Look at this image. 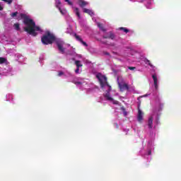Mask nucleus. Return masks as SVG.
<instances>
[{"mask_svg": "<svg viewBox=\"0 0 181 181\" xmlns=\"http://www.w3.org/2000/svg\"><path fill=\"white\" fill-rule=\"evenodd\" d=\"M20 16L21 19H23V23L26 27L24 28L25 32H27L28 35L31 36H37V32H40V27L36 25V23L33 21L25 13H21Z\"/></svg>", "mask_w": 181, "mask_h": 181, "instance_id": "f257e3e1", "label": "nucleus"}, {"mask_svg": "<svg viewBox=\"0 0 181 181\" xmlns=\"http://www.w3.org/2000/svg\"><path fill=\"white\" fill-rule=\"evenodd\" d=\"M56 41V37L50 31H47L41 38V42L43 45H52Z\"/></svg>", "mask_w": 181, "mask_h": 181, "instance_id": "f03ea898", "label": "nucleus"}, {"mask_svg": "<svg viewBox=\"0 0 181 181\" xmlns=\"http://www.w3.org/2000/svg\"><path fill=\"white\" fill-rule=\"evenodd\" d=\"M96 78H98L100 84L101 88H104V87L107 86V87H109V91H111V86H110V84L107 81V76H103V74H101V73H98L96 75Z\"/></svg>", "mask_w": 181, "mask_h": 181, "instance_id": "7ed1b4c3", "label": "nucleus"}, {"mask_svg": "<svg viewBox=\"0 0 181 181\" xmlns=\"http://www.w3.org/2000/svg\"><path fill=\"white\" fill-rule=\"evenodd\" d=\"M56 43L60 53H62V54H64V52L66 50L64 47H63V46H64V42L63 40H61V41H57Z\"/></svg>", "mask_w": 181, "mask_h": 181, "instance_id": "20e7f679", "label": "nucleus"}, {"mask_svg": "<svg viewBox=\"0 0 181 181\" xmlns=\"http://www.w3.org/2000/svg\"><path fill=\"white\" fill-rule=\"evenodd\" d=\"M75 37H76V40L81 42L83 45V46H85V47H87L88 46L87 42H84L81 36L77 35V34H75Z\"/></svg>", "mask_w": 181, "mask_h": 181, "instance_id": "39448f33", "label": "nucleus"}, {"mask_svg": "<svg viewBox=\"0 0 181 181\" xmlns=\"http://www.w3.org/2000/svg\"><path fill=\"white\" fill-rule=\"evenodd\" d=\"M119 87L120 89V91H125V90H129V86H128V84L124 83V84H119Z\"/></svg>", "mask_w": 181, "mask_h": 181, "instance_id": "423d86ee", "label": "nucleus"}, {"mask_svg": "<svg viewBox=\"0 0 181 181\" xmlns=\"http://www.w3.org/2000/svg\"><path fill=\"white\" fill-rule=\"evenodd\" d=\"M153 125V116H150L148 121V127L149 129H152Z\"/></svg>", "mask_w": 181, "mask_h": 181, "instance_id": "0eeeda50", "label": "nucleus"}, {"mask_svg": "<svg viewBox=\"0 0 181 181\" xmlns=\"http://www.w3.org/2000/svg\"><path fill=\"white\" fill-rule=\"evenodd\" d=\"M144 113H142V111L139 110V111H138V116H137V119L139 122H142L144 117H143Z\"/></svg>", "mask_w": 181, "mask_h": 181, "instance_id": "6e6552de", "label": "nucleus"}, {"mask_svg": "<svg viewBox=\"0 0 181 181\" xmlns=\"http://www.w3.org/2000/svg\"><path fill=\"white\" fill-rule=\"evenodd\" d=\"M78 4L81 8H84L85 6H87V5H88V2L84 0H79L78 1Z\"/></svg>", "mask_w": 181, "mask_h": 181, "instance_id": "1a4fd4ad", "label": "nucleus"}, {"mask_svg": "<svg viewBox=\"0 0 181 181\" xmlns=\"http://www.w3.org/2000/svg\"><path fill=\"white\" fill-rule=\"evenodd\" d=\"M152 78L154 81V87L156 90H158V76H156L155 74L152 75Z\"/></svg>", "mask_w": 181, "mask_h": 181, "instance_id": "9d476101", "label": "nucleus"}, {"mask_svg": "<svg viewBox=\"0 0 181 181\" xmlns=\"http://www.w3.org/2000/svg\"><path fill=\"white\" fill-rule=\"evenodd\" d=\"M83 12L84 13H88V15H90V16L94 15V12L88 8H83Z\"/></svg>", "mask_w": 181, "mask_h": 181, "instance_id": "9b49d317", "label": "nucleus"}, {"mask_svg": "<svg viewBox=\"0 0 181 181\" xmlns=\"http://www.w3.org/2000/svg\"><path fill=\"white\" fill-rule=\"evenodd\" d=\"M74 12L76 16H78V19H81V16L80 15V11L78 10V8L76 7L74 8Z\"/></svg>", "mask_w": 181, "mask_h": 181, "instance_id": "f8f14e48", "label": "nucleus"}, {"mask_svg": "<svg viewBox=\"0 0 181 181\" xmlns=\"http://www.w3.org/2000/svg\"><path fill=\"white\" fill-rule=\"evenodd\" d=\"M98 27L99 29H100V30H102L103 32H107V30L105 29L104 25H103V23H98Z\"/></svg>", "mask_w": 181, "mask_h": 181, "instance_id": "ddd939ff", "label": "nucleus"}, {"mask_svg": "<svg viewBox=\"0 0 181 181\" xmlns=\"http://www.w3.org/2000/svg\"><path fill=\"white\" fill-rule=\"evenodd\" d=\"M75 64L77 68L80 69V67H83V64H81V61L80 60H76L75 61Z\"/></svg>", "mask_w": 181, "mask_h": 181, "instance_id": "4468645a", "label": "nucleus"}, {"mask_svg": "<svg viewBox=\"0 0 181 181\" xmlns=\"http://www.w3.org/2000/svg\"><path fill=\"white\" fill-rule=\"evenodd\" d=\"M105 98H106L108 101H114V99L110 96V93H107L104 95Z\"/></svg>", "mask_w": 181, "mask_h": 181, "instance_id": "2eb2a0df", "label": "nucleus"}, {"mask_svg": "<svg viewBox=\"0 0 181 181\" xmlns=\"http://www.w3.org/2000/svg\"><path fill=\"white\" fill-rule=\"evenodd\" d=\"M6 62H8L6 58L0 57V64H4V63H6Z\"/></svg>", "mask_w": 181, "mask_h": 181, "instance_id": "dca6fc26", "label": "nucleus"}, {"mask_svg": "<svg viewBox=\"0 0 181 181\" xmlns=\"http://www.w3.org/2000/svg\"><path fill=\"white\" fill-rule=\"evenodd\" d=\"M119 30H123L124 33H128V32H129V30H128V28L124 27L119 28Z\"/></svg>", "mask_w": 181, "mask_h": 181, "instance_id": "f3484780", "label": "nucleus"}, {"mask_svg": "<svg viewBox=\"0 0 181 181\" xmlns=\"http://www.w3.org/2000/svg\"><path fill=\"white\" fill-rule=\"evenodd\" d=\"M14 28L16 30H21V27H20V25L19 23H15L14 24Z\"/></svg>", "mask_w": 181, "mask_h": 181, "instance_id": "a211bd4d", "label": "nucleus"}, {"mask_svg": "<svg viewBox=\"0 0 181 181\" xmlns=\"http://www.w3.org/2000/svg\"><path fill=\"white\" fill-rule=\"evenodd\" d=\"M108 39H111L112 40H114L115 39V35L112 33H110V36Z\"/></svg>", "mask_w": 181, "mask_h": 181, "instance_id": "6ab92c4d", "label": "nucleus"}, {"mask_svg": "<svg viewBox=\"0 0 181 181\" xmlns=\"http://www.w3.org/2000/svg\"><path fill=\"white\" fill-rule=\"evenodd\" d=\"M145 63L146 64H148V66H150V67H153V65H152V64L151 63V61H149L148 59H146Z\"/></svg>", "mask_w": 181, "mask_h": 181, "instance_id": "aec40b11", "label": "nucleus"}, {"mask_svg": "<svg viewBox=\"0 0 181 181\" xmlns=\"http://www.w3.org/2000/svg\"><path fill=\"white\" fill-rule=\"evenodd\" d=\"M62 4V2L60 0H56V6L57 8H60V5Z\"/></svg>", "mask_w": 181, "mask_h": 181, "instance_id": "412c9836", "label": "nucleus"}, {"mask_svg": "<svg viewBox=\"0 0 181 181\" xmlns=\"http://www.w3.org/2000/svg\"><path fill=\"white\" fill-rule=\"evenodd\" d=\"M11 18H15V16H18V11H16L14 13H12L11 14Z\"/></svg>", "mask_w": 181, "mask_h": 181, "instance_id": "4be33fe9", "label": "nucleus"}, {"mask_svg": "<svg viewBox=\"0 0 181 181\" xmlns=\"http://www.w3.org/2000/svg\"><path fill=\"white\" fill-rule=\"evenodd\" d=\"M4 2H6V4H8V5H11L12 4V0H1Z\"/></svg>", "mask_w": 181, "mask_h": 181, "instance_id": "5701e85b", "label": "nucleus"}, {"mask_svg": "<svg viewBox=\"0 0 181 181\" xmlns=\"http://www.w3.org/2000/svg\"><path fill=\"white\" fill-rule=\"evenodd\" d=\"M103 54H105V56H109L110 57H111V54L107 51H104Z\"/></svg>", "mask_w": 181, "mask_h": 181, "instance_id": "b1692460", "label": "nucleus"}, {"mask_svg": "<svg viewBox=\"0 0 181 181\" xmlns=\"http://www.w3.org/2000/svg\"><path fill=\"white\" fill-rule=\"evenodd\" d=\"M74 83L76 84V86H81V84H83V83L80 81H75Z\"/></svg>", "mask_w": 181, "mask_h": 181, "instance_id": "393cba45", "label": "nucleus"}, {"mask_svg": "<svg viewBox=\"0 0 181 181\" xmlns=\"http://www.w3.org/2000/svg\"><path fill=\"white\" fill-rule=\"evenodd\" d=\"M75 73H76V74H80V68H77V67H76V69L75 70Z\"/></svg>", "mask_w": 181, "mask_h": 181, "instance_id": "a878e982", "label": "nucleus"}, {"mask_svg": "<svg viewBox=\"0 0 181 181\" xmlns=\"http://www.w3.org/2000/svg\"><path fill=\"white\" fill-rule=\"evenodd\" d=\"M65 2L68 3V5L72 6L73 3L70 0H65Z\"/></svg>", "mask_w": 181, "mask_h": 181, "instance_id": "bb28decb", "label": "nucleus"}, {"mask_svg": "<svg viewBox=\"0 0 181 181\" xmlns=\"http://www.w3.org/2000/svg\"><path fill=\"white\" fill-rule=\"evenodd\" d=\"M112 101L115 105H118V104H119V102L118 100H112Z\"/></svg>", "mask_w": 181, "mask_h": 181, "instance_id": "cd10ccee", "label": "nucleus"}, {"mask_svg": "<svg viewBox=\"0 0 181 181\" xmlns=\"http://www.w3.org/2000/svg\"><path fill=\"white\" fill-rule=\"evenodd\" d=\"M114 126L115 127V128H117V129H118V128H119V126L118 125V123H115Z\"/></svg>", "mask_w": 181, "mask_h": 181, "instance_id": "c85d7f7f", "label": "nucleus"}, {"mask_svg": "<svg viewBox=\"0 0 181 181\" xmlns=\"http://www.w3.org/2000/svg\"><path fill=\"white\" fill-rule=\"evenodd\" d=\"M128 69L129 70H135L136 68L134 66H129Z\"/></svg>", "mask_w": 181, "mask_h": 181, "instance_id": "c756f323", "label": "nucleus"}, {"mask_svg": "<svg viewBox=\"0 0 181 181\" xmlns=\"http://www.w3.org/2000/svg\"><path fill=\"white\" fill-rule=\"evenodd\" d=\"M63 74H64V72L60 71L59 72L58 76L60 77V76H63Z\"/></svg>", "mask_w": 181, "mask_h": 181, "instance_id": "7c9ffc66", "label": "nucleus"}, {"mask_svg": "<svg viewBox=\"0 0 181 181\" xmlns=\"http://www.w3.org/2000/svg\"><path fill=\"white\" fill-rule=\"evenodd\" d=\"M62 15H64V13H63V10L60 7L58 8Z\"/></svg>", "mask_w": 181, "mask_h": 181, "instance_id": "2f4dec72", "label": "nucleus"}, {"mask_svg": "<svg viewBox=\"0 0 181 181\" xmlns=\"http://www.w3.org/2000/svg\"><path fill=\"white\" fill-rule=\"evenodd\" d=\"M103 39H108L109 36L108 35H103Z\"/></svg>", "mask_w": 181, "mask_h": 181, "instance_id": "473e14b6", "label": "nucleus"}, {"mask_svg": "<svg viewBox=\"0 0 181 181\" xmlns=\"http://www.w3.org/2000/svg\"><path fill=\"white\" fill-rule=\"evenodd\" d=\"M121 110H122V111H123V112L126 111V110H125V107H124V106H122V107H121Z\"/></svg>", "mask_w": 181, "mask_h": 181, "instance_id": "72a5a7b5", "label": "nucleus"}, {"mask_svg": "<svg viewBox=\"0 0 181 181\" xmlns=\"http://www.w3.org/2000/svg\"><path fill=\"white\" fill-rule=\"evenodd\" d=\"M0 11H4V7H2V6L0 5Z\"/></svg>", "mask_w": 181, "mask_h": 181, "instance_id": "f704fd0d", "label": "nucleus"}, {"mask_svg": "<svg viewBox=\"0 0 181 181\" xmlns=\"http://www.w3.org/2000/svg\"><path fill=\"white\" fill-rule=\"evenodd\" d=\"M123 112H124V116H127V111L125 110V111Z\"/></svg>", "mask_w": 181, "mask_h": 181, "instance_id": "c9c22d12", "label": "nucleus"}, {"mask_svg": "<svg viewBox=\"0 0 181 181\" xmlns=\"http://www.w3.org/2000/svg\"><path fill=\"white\" fill-rule=\"evenodd\" d=\"M113 54H118V53L115 52H112Z\"/></svg>", "mask_w": 181, "mask_h": 181, "instance_id": "e433bc0d", "label": "nucleus"}, {"mask_svg": "<svg viewBox=\"0 0 181 181\" xmlns=\"http://www.w3.org/2000/svg\"><path fill=\"white\" fill-rule=\"evenodd\" d=\"M151 153H152L151 151H149V152H148V155H151Z\"/></svg>", "mask_w": 181, "mask_h": 181, "instance_id": "4c0bfd02", "label": "nucleus"}]
</instances>
